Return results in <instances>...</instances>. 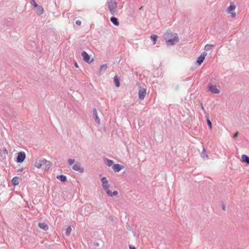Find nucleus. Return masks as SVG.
<instances>
[{
    "mask_svg": "<svg viewBox=\"0 0 249 249\" xmlns=\"http://www.w3.org/2000/svg\"><path fill=\"white\" fill-rule=\"evenodd\" d=\"M163 38L165 40L167 46H173L179 41V38L177 33L173 34L171 30H167L163 35Z\"/></svg>",
    "mask_w": 249,
    "mask_h": 249,
    "instance_id": "1",
    "label": "nucleus"
},
{
    "mask_svg": "<svg viewBox=\"0 0 249 249\" xmlns=\"http://www.w3.org/2000/svg\"><path fill=\"white\" fill-rule=\"evenodd\" d=\"M52 165V164L50 161L47 160L44 158H40L36 160L35 166L37 168L39 169L40 168H42V169L46 170L50 169Z\"/></svg>",
    "mask_w": 249,
    "mask_h": 249,
    "instance_id": "2",
    "label": "nucleus"
},
{
    "mask_svg": "<svg viewBox=\"0 0 249 249\" xmlns=\"http://www.w3.org/2000/svg\"><path fill=\"white\" fill-rule=\"evenodd\" d=\"M107 7L110 13L114 15L117 12V3L116 0H108Z\"/></svg>",
    "mask_w": 249,
    "mask_h": 249,
    "instance_id": "3",
    "label": "nucleus"
},
{
    "mask_svg": "<svg viewBox=\"0 0 249 249\" xmlns=\"http://www.w3.org/2000/svg\"><path fill=\"white\" fill-rule=\"evenodd\" d=\"M139 87V98L141 100H143L145 97L146 94V89L145 88H142L141 84L140 83L137 84Z\"/></svg>",
    "mask_w": 249,
    "mask_h": 249,
    "instance_id": "4",
    "label": "nucleus"
},
{
    "mask_svg": "<svg viewBox=\"0 0 249 249\" xmlns=\"http://www.w3.org/2000/svg\"><path fill=\"white\" fill-rule=\"evenodd\" d=\"M26 158V154L25 153L21 151L18 153L17 157L16 158V160L15 161L17 163H22L23 162V161L25 160Z\"/></svg>",
    "mask_w": 249,
    "mask_h": 249,
    "instance_id": "5",
    "label": "nucleus"
},
{
    "mask_svg": "<svg viewBox=\"0 0 249 249\" xmlns=\"http://www.w3.org/2000/svg\"><path fill=\"white\" fill-rule=\"evenodd\" d=\"M81 56L83 57V60L89 64H90L93 61V58L90 60V56L85 51L82 52Z\"/></svg>",
    "mask_w": 249,
    "mask_h": 249,
    "instance_id": "6",
    "label": "nucleus"
},
{
    "mask_svg": "<svg viewBox=\"0 0 249 249\" xmlns=\"http://www.w3.org/2000/svg\"><path fill=\"white\" fill-rule=\"evenodd\" d=\"M101 182L102 183V187L104 190L106 192L107 190L109 189V184L108 183V181L106 177H103L101 179Z\"/></svg>",
    "mask_w": 249,
    "mask_h": 249,
    "instance_id": "7",
    "label": "nucleus"
},
{
    "mask_svg": "<svg viewBox=\"0 0 249 249\" xmlns=\"http://www.w3.org/2000/svg\"><path fill=\"white\" fill-rule=\"evenodd\" d=\"M208 90L213 93L218 94L220 92V90L216 88V86L211 83L208 84Z\"/></svg>",
    "mask_w": 249,
    "mask_h": 249,
    "instance_id": "8",
    "label": "nucleus"
},
{
    "mask_svg": "<svg viewBox=\"0 0 249 249\" xmlns=\"http://www.w3.org/2000/svg\"><path fill=\"white\" fill-rule=\"evenodd\" d=\"M207 53L205 52H203L201 55L197 58L196 63L197 64L198 66H200L201 65V64L204 61L205 57L207 55Z\"/></svg>",
    "mask_w": 249,
    "mask_h": 249,
    "instance_id": "9",
    "label": "nucleus"
},
{
    "mask_svg": "<svg viewBox=\"0 0 249 249\" xmlns=\"http://www.w3.org/2000/svg\"><path fill=\"white\" fill-rule=\"evenodd\" d=\"M73 170L78 171L80 173H83L84 172V168L81 167V164L80 162H77L72 167Z\"/></svg>",
    "mask_w": 249,
    "mask_h": 249,
    "instance_id": "10",
    "label": "nucleus"
},
{
    "mask_svg": "<svg viewBox=\"0 0 249 249\" xmlns=\"http://www.w3.org/2000/svg\"><path fill=\"white\" fill-rule=\"evenodd\" d=\"M124 167L123 165L119 163L114 164L112 165V169L115 172H120Z\"/></svg>",
    "mask_w": 249,
    "mask_h": 249,
    "instance_id": "11",
    "label": "nucleus"
},
{
    "mask_svg": "<svg viewBox=\"0 0 249 249\" xmlns=\"http://www.w3.org/2000/svg\"><path fill=\"white\" fill-rule=\"evenodd\" d=\"M21 180V178H19L18 176H15L11 179L12 184L15 186L16 185H18L19 181Z\"/></svg>",
    "mask_w": 249,
    "mask_h": 249,
    "instance_id": "12",
    "label": "nucleus"
},
{
    "mask_svg": "<svg viewBox=\"0 0 249 249\" xmlns=\"http://www.w3.org/2000/svg\"><path fill=\"white\" fill-rule=\"evenodd\" d=\"M92 112H93V118H94L95 122L97 124H99L100 123V119L98 117V116L97 115V109L95 108H93Z\"/></svg>",
    "mask_w": 249,
    "mask_h": 249,
    "instance_id": "13",
    "label": "nucleus"
},
{
    "mask_svg": "<svg viewBox=\"0 0 249 249\" xmlns=\"http://www.w3.org/2000/svg\"><path fill=\"white\" fill-rule=\"evenodd\" d=\"M35 11L39 15L42 14L43 12V8L42 6L37 5L36 6L34 7Z\"/></svg>",
    "mask_w": 249,
    "mask_h": 249,
    "instance_id": "14",
    "label": "nucleus"
},
{
    "mask_svg": "<svg viewBox=\"0 0 249 249\" xmlns=\"http://www.w3.org/2000/svg\"><path fill=\"white\" fill-rule=\"evenodd\" d=\"M241 161L243 163L249 164V157L245 154H243L241 156Z\"/></svg>",
    "mask_w": 249,
    "mask_h": 249,
    "instance_id": "15",
    "label": "nucleus"
},
{
    "mask_svg": "<svg viewBox=\"0 0 249 249\" xmlns=\"http://www.w3.org/2000/svg\"><path fill=\"white\" fill-rule=\"evenodd\" d=\"M110 21L112 23V24L116 26H118L119 25V22L118 21V19L114 17H112L110 18Z\"/></svg>",
    "mask_w": 249,
    "mask_h": 249,
    "instance_id": "16",
    "label": "nucleus"
},
{
    "mask_svg": "<svg viewBox=\"0 0 249 249\" xmlns=\"http://www.w3.org/2000/svg\"><path fill=\"white\" fill-rule=\"evenodd\" d=\"M38 227L44 231H47L48 229V226L45 222H39Z\"/></svg>",
    "mask_w": 249,
    "mask_h": 249,
    "instance_id": "17",
    "label": "nucleus"
},
{
    "mask_svg": "<svg viewBox=\"0 0 249 249\" xmlns=\"http://www.w3.org/2000/svg\"><path fill=\"white\" fill-rule=\"evenodd\" d=\"M106 192L109 196H116L118 194V193L117 191H114V192H112L109 189L107 190Z\"/></svg>",
    "mask_w": 249,
    "mask_h": 249,
    "instance_id": "18",
    "label": "nucleus"
},
{
    "mask_svg": "<svg viewBox=\"0 0 249 249\" xmlns=\"http://www.w3.org/2000/svg\"><path fill=\"white\" fill-rule=\"evenodd\" d=\"M114 82L116 87H119L120 86V78L117 75H115L114 77Z\"/></svg>",
    "mask_w": 249,
    "mask_h": 249,
    "instance_id": "19",
    "label": "nucleus"
},
{
    "mask_svg": "<svg viewBox=\"0 0 249 249\" xmlns=\"http://www.w3.org/2000/svg\"><path fill=\"white\" fill-rule=\"evenodd\" d=\"M201 157L204 160H208L209 159L208 155L205 152V149L203 147V151L200 154Z\"/></svg>",
    "mask_w": 249,
    "mask_h": 249,
    "instance_id": "20",
    "label": "nucleus"
},
{
    "mask_svg": "<svg viewBox=\"0 0 249 249\" xmlns=\"http://www.w3.org/2000/svg\"><path fill=\"white\" fill-rule=\"evenodd\" d=\"M56 178L62 182L67 180V176L64 175H60L56 176Z\"/></svg>",
    "mask_w": 249,
    "mask_h": 249,
    "instance_id": "21",
    "label": "nucleus"
},
{
    "mask_svg": "<svg viewBox=\"0 0 249 249\" xmlns=\"http://www.w3.org/2000/svg\"><path fill=\"white\" fill-rule=\"evenodd\" d=\"M206 121L208 124V125L210 129H212V124L211 122V120L209 118V115L208 113H207L206 115Z\"/></svg>",
    "mask_w": 249,
    "mask_h": 249,
    "instance_id": "22",
    "label": "nucleus"
},
{
    "mask_svg": "<svg viewBox=\"0 0 249 249\" xmlns=\"http://www.w3.org/2000/svg\"><path fill=\"white\" fill-rule=\"evenodd\" d=\"M104 162L106 163V164L108 166H112L113 165V164L114 163V162L112 160L108 159L107 158H105L104 159Z\"/></svg>",
    "mask_w": 249,
    "mask_h": 249,
    "instance_id": "23",
    "label": "nucleus"
},
{
    "mask_svg": "<svg viewBox=\"0 0 249 249\" xmlns=\"http://www.w3.org/2000/svg\"><path fill=\"white\" fill-rule=\"evenodd\" d=\"M236 7L235 5L234 4L233 2H231L230 3V5L229 7L228 8V10L230 13H231V11H232L235 10Z\"/></svg>",
    "mask_w": 249,
    "mask_h": 249,
    "instance_id": "24",
    "label": "nucleus"
},
{
    "mask_svg": "<svg viewBox=\"0 0 249 249\" xmlns=\"http://www.w3.org/2000/svg\"><path fill=\"white\" fill-rule=\"evenodd\" d=\"M215 45L213 44H206L205 46L204 49L206 51H210L214 47Z\"/></svg>",
    "mask_w": 249,
    "mask_h": 249,
    "instance_id": "25",
    "label": "nucleus"
},
{
    "mask_svg": "<svg viewBox=\"0 0 249 249\" xmlns=\"http://www.w3.org/2000/svg\"><path fill=\"white\" fill-rule=\"evenodd\" d=\"M150 38L153 41V44H155L157 40L158 36L156 35H152L150 36Z\"/></svg>",
    "mask_w": 249,
    "mask_h": 249,
    "instance_id": "26",
    "label": "nucleus"
},
{
    "mask_svg": "<svg viewBox=\"0 0 249 249\" xmlns=\"http://www.w3.org/2000/svg\"><path fill=\"white\" fill-rule=\"evenodd\" d=\"M107 64L102 65L100 67L99 73H100L101 72H105L107 70Z\"/></svg>",
    "mask_w": 249,
    "mask_h": 249,
    "instance_id": "27",
    "label": "nucleus"
},
{
    "mask_svg": "<svg viewBox=\"0 0 249 249\" xmlns=\"http://www.w3.org/2000/svg\"><path fill=\"white\" fill-rule=\"evenodd\" d=\"M71 228L70 226H69L67 229H66V234L67 235V236H69L70 235L71 232Z\"/></svg>",
    "mask_w": 249,
    "mask_h": 249,
    "instance_id": "28",
    "label": "nucleus"
},
{
    "mask_svg": "<svg viewBox=\"0 0 249 249\" xmlns=\"http://www.w3.org/2000/svg\"><path fill=\"white\" fill-rule=\"evenodd\" d=\"M75 161V160L70 159L68 160V162L70 165H72Z\"/></svg>",
    "mask_w": 249,
    "mask_h": 249,
    "instance_id": "29",
    "label": "nucleus"
},
{
    "mask_svg": "<svg viewBox=\"0 0 249 249\" xmlns=\"http://www.w3.org/2000/svg\"><path fill=\"white\" fill-rule=\"evenodd\" d=\"M30 3L31 5L33 6V7L36 6V5H37V4L35 1V0H30Z\"/></svg>",
    "mask_w": 249,
    "mask_h": 249,
    "instance_id": "30",
    "label": "nucleus"
},
{
    "mask_svg": "<svg viewBox=\"0 0 249 249\" xmlns=\"http://www.w3.org/2000/svg\"><path fill=\"white\" fill-rule=\"evenodd\" d=\"M2 151L4 154L7 155L8 154V151L5 147H3L2 148Z\"/></svg>",
    "mask_w": 249,
    "mask_h": 249,
    "instance_id": "31",
    "label": "nucleus"
},
{
    "mask_svg": "<svg viewBox=\"0 0 249 249\" xmlns=\"http://www.w3.org/2000/svg\"><path fill=\"white\" fill-rule=\"evenodd\" d=\"M221 205H222V210L223 211H225L226 210V206H225V205L224 204V203L223 202H222Z\"/></svg>",
    "mask_w": 249,
    "mask_h": 249,
    "instance_id": "32",
    "label": "nucleus"
},
{
    "mask_svg": "<svg viewBox=\"0 0 249 249\" xmlns=\"http://www.w3.org/2000/svg\"><path fill=\"white\" fill-rule=\"evenodd\" d=\"M75 23L77 25L80 26L81 24V21L80 20H77L75 21Z\"/></svg>",
    "mask_w": 249,
    "mask_h": 249,
    "instance_id": "33",
    "label": "nucleus"
},
{
    "mask_svg": "<svg viewBox=\"0 0 249 249\" xmlns=\"http://www.w3.org/2000/svg\"><path fill=\"white\" fill-rule=\"evenodd\" d=\"M238 132H236L234 134L233 137L234 138H237L238 137Z\"/></svg>",
    "mask_w": 249,
    "mask_h": 249,
    "instance_id": "34",
    "label": "nucleus"
},
{
    "mask_svg": "<svg viewBox=\"0 0 249 249\" xmlns=\"http://www.w3.org/2000/svg\"><path fill=\"white\" fill-rule=\"evenodd\" d=\"M89 208V206H88V205H84L83 207H82V209H84V210H86L87 208Z\"/></svg>",
    "mask_w": 249,
    "mask_h": 249,
    "instance_id": "35",
    "label": "nucleus"
},
{
    "mask_svg": "<svg viewBox=\"0 0 249 249\" xmlns=\"http://www.w3.org/2000/svg\"><path fill=\"white\" fill-rule=\"evenodd\" d=\"M129 249H136V248L134 246H132L131 245H130L129 246Z\"/></svg>",
    "mask_w": 249,
    "mask_h": 249,
    "instance_id": "36",
    "label": "nucleus"
},
{
    "mask_svg": "<svg viewBox=\"0 0 249 249\" xmlns=\"http://www.w3.org/2000/svg\"><path fill=\"white\" fill-rule=\"evenodd\" d=\"M23 170V168H20V169H18V170L17 172H18V173H21V172H22Z\"/></svg>",
    "mask_w": 249,
    "mask_h": 249,
    "instance_id": "37",
    "label": "nucleus"
},
{
    "mask_svg": "<svg viewBox=\"0 0 249 249\" xmlns=\"http://www.w3.org/2000/svg\"><path fill=\"white\" fill-rule=\"evenodd\" d=\"M94 246L95 247H98L99 246V243L98 242L94 243Z\"/></svg>",
    "mask_w": 249,
    "mask_h": 249,
    "instance_id": "38",
    "label": "nucleus"
},
{
    "mask_svg": "<svg viewBox=\"0 0 249 249\" xmlns=\"http://www.w3.org/2000/svg\"><path fill=\"white\" fill-rule=\"evenodd\" d=\"M231 13L232 17H233V18H235V17L236 14H235V13L232 12V13Z\"/></svg>",
    "mask_w": 249,
    "mask_h": 249,
    "instance_id": "39",
    "label": "nucleus"
},
{
    "mask_svg": "<svg viewBox=\"0 0 249 249\" xmlns=\"http://www.w3.org/2000/svg\"><path fill=\"white\" fill-rule=\"evenodd\" d=\"M74 66L76 68H78L79 67L76 61H74Z\"/></svg>",
    "mask_w": 249,
    "mask_h": 249,
    "instance_id": "40",
    "label": "nucleus"
},
{
    "mask_svg": "<svg viewBox=\"0 0 249 249\" xmlns=\"http://www.w3.org/2000/svg\"><path fill=\"white\" fill-rule=\"evenodd\" d=\"M201 108L202 110H203L204 111H205V109H204V107H203V106L202 105V104H201Z\"/></svg>",
    "mask_w": 249,
    "mask_h": 249,
    "instance_id": "41",
    "label": "nucleus"
},
{
    "mask_svg": "<svg viewBox=\"0 0 249 249\" xmlns=\"http://www.w3.org/2000/svg\"><path fill=\"white\" fill-rule=\"evenodd\" d=\"M127 229L128 230L130 231V226H129V225H128V226H127Z\"/></svg>",
    "mask_w": 249,
    "mask_h": 249,
    "instance_id": "42",
    "label": "nucleus"
},
{
    "mask_svg": "<svg viewBox=\"0 0 249 249\" xmlns=\"http://www.w3.org/2000/svg\"><path fill=\"white\" fill-rule=\"evenodd\" d=\"M143 8V6H141L140 8V10H142Z\"/></svg>",
    "mask_w": 249,
    "mask_h": 249,
    "instance_id": "43",
    "label": "nucleus"
},
{
    "mask_svg": "<svg viewBox=\"0 0 249 249\" xmlns=\"http://www.w3.org/2000/svg\"><path fill=\"white\" fill-rule=\"evenodd\" d=\"M88 213H89V212H88V213H84V214L86 215L88 214Z\"/></svg>",
    "mask_w": 249,
    "mask_h": 249,
    "instance_id": "44",
    "label": "nucleus"
}]
</instances>
